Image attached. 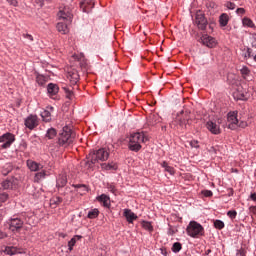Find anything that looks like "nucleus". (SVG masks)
Listing matches in <instances>:
<instances>
[{
  "mask_svg": "<svg viewBox=\"0 0 256 256\" xmlns=\"http://www.w3.org/2000/svg\"><path fill=\"white\" fill-rule=\"evenodd\" d=\"M149 141V136L145 132H134L130 134L128 149L134 151V153H139L140 149H143L141 143H147Z\"/></svg>",
  "mask_w": 256,
  "mask_h": 256,
  "instance_id": "1",
  "label": "nucleus"
},
{
  "mask_svg": "<svg viewBox=\"0 0 256 256\" xmlns=\"http://www.w3.org/2000/svg\"><path fill=\"white\" fill-rule=\"evenodd\" d=\"M74 139L75 132H73V129L70 126L66 125L58 134L57 145L59 147H69V145L73 144Z\"/></svg>",
  "mask_w": 256,
  "mask_h": 256,
  "instance_id": "2",
  "label": "nucleus"
},
{
  "mask_svg": "<svg viewBox=\"0 0 256 256\" xmlns=\"http://www.w3.org/2000/svg\"><path fill=\"white\" fill-rule=\"evenodd\" d=\"M89 161L86 162L88 169H93V165L98 161H107L109 159V151L105 148H100L96 152L89 154Z\"/></svg>",
  "mask_w": 256,
  "mask_h": 256,
  "instance_id": "3",
  "label": "nucleus"
},
{
  "mask_svg": "<svg viewBox=\"0 0 256 256\" xmlns=\"http://www.w3.org/2000/svg\"><path fill=\"white\" fill-rule=\"evenodd\" d=\"M186 233L193 239H199V237L205 235V228L197 221H190L186 228Z\"/></svg>",
  "mask_w": 256,
  "mask_h": 256,
  "instance_id": "4",
  "label": "nucleus"
},
{
  "mask_svg": "<svg viewBox=\"0 0 256 256\" xmlns=\"http://www.w3.org/2000/svg\"><path fill=\"white\" fill-rule=\"evenodd\" d=\"M194 23L200 31H205V29H207V25H209L205 14L201 10L196 12Z\"/></svg>",
  "mask_w": 256,
  "mask_h": 256,
  "instance_id": "5",
  "label": "nucleus"
},
{
  "mask_svg": "<svg viewBox=\"0 0 256 256\" xmlns=\"http://www.w3.org/2000/svg\"><path fill=\"white\" fill-rule=\"evenodd\" d=\"M0 143H2V145H0V149H9V147L15 143L14 134L11 132L3 134L0 136Z\"/></svg>",
  "mask_w": 256,
  "mask_h": 256,
  "instance_id": "6",
  "label": "nucleus"
},
{
  "mask_svg": "<svg viewBox=\"0 0 256 256\" xmlns=\"http://www.w3.org/2000/svg\"><path fill=\"white\" fill-rule=\"evenodd\" d=\"M23 224H24L23 219L17 216H13L8 220L9 229L10 231H13V232L19 231V229H22Z\"/></svg>",
  "mask_w": 256,
  "mask_h": 256,
  "instance_id": "7",
  "label": "nucleus"
},
{
  "mask_svg": "<svg viewBox=\"0 0 256 256\" xmlns=\"http://www.w3.org/2000/svg\"><path fill=\"white\" fill-rule=\"evenodd\" d=\"M237 113V111H232L227 115L228 129H231L232 131L237 129V124L239 123V119H237Z\"/></svg>",
  "mask_w": 256,
  "mask_h": 256,
  "instance_id": "8",
  "label": "nucleus"
},
{
  "mask_svg": "<svg viewBox=\"0 0 256 256\" xmlns=\"http://www.w3.org/2000/svg\"><path fill=\"white\" fill-rule=\"evenodd\" d=\"M24 125L25 127H27V129H30V131H33V129H35V127H37L39 125V120L37 118V115H29L25 121H24Z\"/></svg>",
  "mask_w": 256,
  "mask_h": 256,
  "instance_id": "9",
  "label": "nucleus"
},
{
  "mask_svg": "<svg viewBox=\"0 0 256 256\" xmlns=\"http://www.w3.org/2000/svg\"><path fill=\"white\" fill-rule=\"evenodd\" d=\"M190 120L191 116L189 115V112H182V114L176 118L175 123H177V125L181 126L182 128H187Z\"/></svg>",
  "mask_w": 256,
  "mask_h": 256,
  "instance_id": "10",
  "label": "nucleus"
},
{
  "mask_svg": "<svg viewBox=\"0 0 256 256\" xmlns=\"http://www.w3.org/2000/svg\"><path fill=\"white\" fill-rule=\"evenodd\" d=\"M201 42L203 45H205L209 49H213V47H217V40L213 36H209L208 34L202 35Z\"/></svg>",
  "mask_w": 256,
  "mask_h": 256,
  "instance_id": "11",
  "label": "nucleus"
},
{
  "mask_svg": "<svg viewBox=\"0 0 256 256\" xmlns=\"http://www.w3.org/2000/svg\"><path fill=\"white\" fill-rule=\"evenodd\" d=\"M67 79L68 81H70L71 85H76L77 83H79L80 79L79 72L76 69L68 71Z\"/></svg>",
  "mask_w": 256,
  "mask_h": 256,
  "instance_id": "12",
  "label": "nucleus"
},
{
  "mask_svg": "<svg viewBox=\"0 0 256 256\" xmlns=\"http://www.w3.org/2000/svg\"><path fill=\"white\" fill-rule=\"evenodd\" d=\"M206 129H208V131H210V133H212V135H220L221 134V128L219 127V125H217L216 122H213L211 120L206 123Z\"/></svg>",
  "mask_w": 256,
  "mask_h": 256,
  "instance_id": "13",
  "label": "nucleus"
},
{
  "mask_svg": "<svg viewBox=\"0 0 256 256\" xmlns=\"http://www.w3.org/2000/svg\"><path fill=\"white\" fill-rule=\"evenodd\" d=\"M69 23L70 22H65V21H59L56 25V29L58 33H61V35H67L69 33Z\"/></svg>",
  "mask_w": 256,
  "mask_h": 256,
  "instance_id": "14",
  "label": "nucleus"
},
{
  "mask_svg": "<svg viewBox=\"0 0 256 256\" xmlns=\"http://www.w3.org/2000/svg\"><path fill=\"white\" fill-rule=\"evenodd\" d=\"M26 165L28 169L32 172L41 171V169H43V165L41 163L35 162L31 159L26 161Z\"/></svg>",
  "mask_w": 256,
  "mask_h": 256,
  "instance_id": "15",
  "label": "nucleus"
},
{
  "mask_svg": "<svg viewBox=\"0 0 256 256\" xmlns=\"http://www.w3.org/2000/svg\"><path fill=\"white\" fill-rule=\"evenodd\" d=\"M233 95L234 99H237V101H247V92L243 91V87H238Z\"/></svg>",
  "mask_w": 256,
  "mask_h": 256,
  "instance_id": "16",
  "label": "nucleus"
},
{
  "mask_svg": "<svg viewBox=\"0 0 256 256\" xmlns=\"http://www.w3.org/2000/svg\"><path fill=\"white\" fill-rule=\"evenodd\" d=\"M59 21L71 23V14L66 9L60 10L57 14Z\"/></svg>",
  "mask_w": 256,
  "mask_h": 256,
  "instance_id": "17",
  "label": "nucleus"
},
{
  "mask_svg": "<svg viewBox=\"0 0 256 256\" xmlns=\"http://www.w3.org/2000/svg\"><path fill=\"white\" fill-rule=\"evenodd\" d=\"M53 110V106H49L46 110H43L40 114L42 117V121H44L45 123H49L51 121V112H53Z\"/></svg>",
  "mask_w": 256,
  "mask_h": 256,
  "instance_id": "18",
  "label": "nucleus"
},
{
  "mask_svg": "<svg viewBox=\"0 0 256 256\" xmlns=\"http://www.w3.org/2000/svg\"><path fill=\"white\" fill-rule=\"evenodd\" d=\"M47 93L50 97H55V95H57V93H59V85L55 84V83H49L47 85Z\"/></svg>",
  "mask_w": 256,
  "mask_h": 256,
  "instance_id": "19",
  "label": "nucleus"
},
{
  "mask_svg": "<svg viewBox=\"0 0 256 256\" xmlns=\"http://www.w3.org/2000/svg\"><path fill=\"white\" fill-rule=\"evenodd\" d=\"M101 169L103 171H117V169H119V166L115 162L102 163Z\"/></svg>",
  "mask_w": 256,
  "mask_h": 256,
  "instance_id": "20",
  "label": "nucleus"
},
{
  "mask_svg": "<svg viewBox=\"0 0 256 256\" xmlns=\"http://www.w3.org/2000/svg\"><path fill=\"white\" fill-rule=\"evenodd\" d=\"M67 185V175L60 174L56 180V187L58 189H63Z\"/></svg>",
  "mask_w": 256,
  "mask_h": 256,
  "instance_id": "21",
  "label": "nucleus"
},
{
  "mask_svg": "<svg viewBox=\"0 0 256 256\" xmlns=\"http://www.w3.org/2000/svg\"><path fill=\"white\" fill-rule=\"evenodd\" d=\"M124 217L129 223H133L134 221H137V216L136 214L131 211V209H124Z\"/></svg>",
  "mask_w": 256,
  "mask_h": 256,
  "instance_id": "22",
  "label": "nucleus"
},
{
  "mask_svg": "<svg viewBox=\"0 0 256 256\" xmlns=\"http://www.w3.org/2000/svg\"><path fill=\"white\" fill-rule=\"evenodd\" d=\"M98 201H100V203H103V206L106 207L107 209H109V207H111V200L109 198V196H107L106 194H102L100 196H98Z\"/></svg>",
  "mask_w": 256,
  "mask_h": 256,
  "instance_id": "23",
  "label": "nucleus"
},
{
  "mask_svg": "<svg viewBox=\"0 0 256 256\" xmlns=\"http://www.w3.org/2000/svg\"><path fill=\"white\" fill-rule=\"evenodd\" d=\"M47 177V171L46 170H42L40 172H37L34 176V183H41V181H43V179H45Z\"/></svg>",
  "mask_w": 256,
  "mask_h": 256,
  "instance_id": "24",
  "label": "nucleus"
},
{
  "mask_svg": "<svg viewBox=\"0 0 256 256\" xmlns=\"http://www.w3.org/2000/svg\"><path fill=\"white\" fill-rule=\"evenodd\" d=\"M80 239H83V236L75 235L72 239H70L68 242V250L73 251V247H75L77 241H80Z\"/></svg>",
  "mask_w": 256,
  "mask_h": 256,
  "instance_id": "25",
  "label": "nucleus"
},
{
  "mask_svg": "<svg viewBox=\"0 0 256 256\" xmlns=\"http://www.w3.org/2000/svg\"><path fill=\"white\" fill-rule=\"evenodd\" d=\"M228 23H229V15L225 13L221 14L219 17L220 27H227Z\"/></svg>",
  "mask_w": 256,
  "mask_h": 256,
  "instance_id": "26",
  "label": "nucleus"
},
{
  "mask_svg": "<svg viewBox=\"0 0 256 256\" xmlns=\"http://www.w3.org/2000/svg\"><path fill=\"white\" fill-rule=\"evenodd\" d=\"M47 81H49V77H47L45 75L37 74L36 83H38V85L43 87V85H45L47 83Z\"/></svg>",
  "mask_w": 256,
  "mask_h": 256,
  "instance_id": "27",
  "label": "nucleus"
},
{
  "mask_svg": "<svg viewBox=\"0 0 256 256\" xmlns=\"http://www.w3.org/2000/svg\"><path fill=\"white\" fill-rule=\"evenodd\" d=\"M161 167H163V169H165V171L167 173H169V175H175V168H173L172 166H169V164L167 163V161H163L161 163Z\"/></svg>",
  "mask_w": 256,
  "mask_h": 256,
  "instance_id": "28",
  "label": "nucleus"
},
{
  "mask_svg": "<svg viewBox=\"0 0 256 256\" xmlns=\"http://www.w3.org/2000/svg\"><path fill=\"white\" fill-rule=\"evenodd\" d=\"M63 203V198L56 196L50 199V205L51 207H57L58 205H61Z\"/></svg>",
  "mask_w": 256,
  "mask_h": 256,
  "instance_id": "29",
  "label": "nucleus"
},
{
  "mask_svg": "<svg viewBox=\"0 0 256 256\" xmlns=\"http://www.w3.org/2000/svg\"><path fill=\"white\" fill-rule=\"evenodd\" d=\"M99 217V209L94 208L88 212V219H97Z\"/></svg>",
  "mask_w": 256,
  "mask_h": 256,
  "instance_id": "30",
  "label": "nucleus"
},
{
  "mask_svg": "<svg viewBox=\"0 0 256 256\" xmlns=\"http://www.w3.org/2000/svg\"><path fill=\"white\" fill-rule=\"evenodd\" d=\"M47 139H55L57 137V130L55 128H49L46 132Z\"/></svg>",
  "mask_w": 256,
  "mask_h": 256,
  "instance_id": "31",
  "label": "nucleus"
},
{
  "mask_svg": "<svg viewBox=\"0 0 256 256\" xmlns=\"http://www.w3.org/2000/svg\"><path fill=\"white\" fill-rule=\"evenodd\" d=\"M242 23H243L244 27H250V28L255 27V23H253V20H251L248 17L243 18Z\"/></svg>",
  "mask_w": 256,
  "mask_h": 256,
  "instance_id": "32",
  "label": "nucleus"
},
{
  "mask_svg": "<svg viewBox=\"0 0 256 256\" xmlns=\"http://www.w3.org/2000/svg\"><path fill=\"white\" fill-rule=\"evenodd\" d=\"M182 249L183 245L181 244V242H175L171 248L173 253H179V251H181Z\"/></svg>",
  "mask_w": 256,
  "mask_h": 256,
  "instance_id": "33",
  "label": "nucleus"
},
{
  "mask_svg": "<svg viewBox=\"0 0 256 256\" xmlns=\"http://www.w3.org/2000/svg\"><path fill=\"white\" fill-rule=\"evenodd\" d=\"M142 227L145 231H149L150 233L153 231V225L149 221H142Z\"/></svg>",
  "mask_w": 256,
  "mask_h": 256,
  "instance_id": "34",
  "label": "nucleus"
},
{
  "mask_svg": "<svg viewBox=\"0 0 256 256\" xmlns=\"http://www.w3.org/2000/svg\"><path fill=\"white\" fill-rule=\"evenodd\" d=\"M214 227L215 229H219V231H221V229H225V222H223L222 220H215Z\"/></svg>",
  "mask_w": 256,
  "mask_h": 256,
  "instance_id": "35",
  "label": "nucleus"
},
{
  "mask_svg": "<svg viewBox=\"0 0 256 256\" xmlns=\"http://www.w3.org/2000/svg\"><path fill=\"white\" fill-rule=\"evenodd\" d=\"M1 187L2 189H11V187H13V182L11 180H4L1 183Z\"/></svg>",
  "mask_w": 256,
  "mask_h": 256,
  "instance_id": "36",
  "label": "nucleus"
},
{
  "mask_svg": "<svg viewBox=\"0 0 256 256\" xmlns=\"http://www.w3.org/2000/svg\"><path fill=\"white\" fill-rule=\"evenodd\" d=\"M72 187H74V189H78V190L83 189V193H87L89 191V188L85 184H73Z\"/></svg>",
  "mask_w": 256,
  "mask_h": 256,
  "instance_id": "37",
  "label": "nucleus"
},
{
  "mask_svg": "<svg viewBox=\"0 0 256 256\" xmlns=\"http://www.w3.org/2000/svg\"><path fill=\"white\" fill-rule=\"evenodd\" d=\"M64 92L66 93L67 99H73V90L69 89V87H63Z\"/></svg>",
  "mask_w": 256,
  "mask_h": 256,
  "instance_id": "38",
  "label": "nucleus"
},
{
  "mask_svg": "<svg viewBox=\"0 0 256 256\" xmlns=\"http://www.w3.org/2000/svg\"><path fill=\"white\" fill-rule=\"evenodd\" d=\"M95 0H84L82 2V5H84V7H95Z\"/></svg>",
  "mask_w": 256,
  "mask_h": 256,
  "instance_id": "39",
  "label": "nucleus"
},
{
  "mask_svg": "<svg viewBox=\"0 0 256 256\" xmlns=\"http://www.w3.org/2000/svg\"><path fill=\"white\" fill-rule=\"evenodd\" d=\"M227 216L230 218V219H236L237 218V212L235 210H229L227 212Z\"/></svg>",
  "mask_w": 256,
  "mask_h": 256,
  "instance_id": "40",
  "label": "nucleus"
},
{
  "mask_svg": "<svg viewBox=\"0 0 256 256\" xmlns=\"http://www.w3.org/2000/svg\"><path fill=\"white\" fill-rule=\"evenodd\" d=\"M107 188L110 193H113V195H117V187H115L113 184H108Z\"/></svg>",
  "mask_w": 256,
  "mask_h": 256,
  "instance_id": "41",
  "label": "nucleus"
},
{
  "mask_svg": "<svg viewBox=\"0 0 256 256\" xmlns=\"http://www.w3.org/2000/svg\"><path fill=\"white\" fill-rule=\"evenodd\" d=\"M9 199V194L7 193H2L0 194V203H5Z\"/></svg>",
  "mask_w": 256,
  "mask_h": 256,
  "instance_id": "42",
  "label": "nucleus"
},
{
  "mask_svg": "<svg viewBox=\"0 0 256 256\" xmlns=\"http://www.w3.org/2000/svg\"><path fill=\"white\" fill-rule=\"evenodd\" d=\"M242 75H249V73H251V70H249V68L247 66L242 67V69L240 70Z\"/></svg>",
  "mask_w": 256,
  "mask_h": 256,
  "instance_id": "43",
  "label": "nucleus"
},
{
  "mask_svg": "<svg viewBox=\"0 0 256 256\" xmlns=\"http://www.w3.org/2000/svg\"><path fill=\"white\" fill-rule=\"evenodd\" d=\"M247 255V251H245V248H240L236 252V256H245Z\"/></svg>",
  "mask_w": 256,
  "mask_h": 256,
  "instance_id": "44",
  "label": "nucleus"
},
{
  "mask_svg": "<svg viewBox=\"0 0 256 256\" xmlns=\"http://www.w3.org/2000/svg\"><path fill=\"white\" fill-rule=\"evenodd\" d=\"M202 195H204V197H213V191H211V190H203L202 191Z\"/></svg>",
  "mask_w": 256,
  "mask_h": 256,
  "instance_id": "45",
  "label": "nucleus"
},
{
  "mask_svg": "<svg viewBox=\"0 0 256 256\" xmlns=\"http://www.w3.org/2000/svg\"><path fill=\"white\" fill-rule=\"evenodd\" d=\"M226 7H227V9H230L231 11H233V9H235L237 7V5H235V3H233V2H227Z\"/></svg>",
  "mask_w": 256,
  "mask_h": 256,
  "instance_id": "46",
  "label": "nucleus"
},
{
  "mask_svg": "<svg viewBox=\"0 0 256 256\" xmlns=\"http://www.w3.org/2000/svg\"><path fill=\"white\" fill-rule=\"evenodd\" d=\"M190 146H191V147H194L195 149H199V141H197V140H192V141L190 142Z\"/></svg>",
  "mask_w": 256,
  "mask_h": 256,
  "instance_id": "47",
  "label": "nucleus"
},
{
  "mask_svg": "<svg viewBox=\"0 0 256 256\" xmlns=\"http://www.w3.org/2000/svg\"><path fill=\"white\" fill-rule=\"evenodd\" d=\"M6 251H7V255H15V248L14 247H7Z\"/></svg>",
  "mask_w": 256,
  "mask_h": 256,
  "instance_id": "48",
  "label": "nucleus"
},
{
  "mask_svg": "<svg viewBox=\"0 0 256 256\" xmlns=\"http://www.w3.org/2000/svg\"><path fill=\"white\" fill-rule=\"evenodd\" d=\"M237 127H241V129H245L247 127V122L246 121H238Z\"/></svg>",
  "mask_w": 256,
  "mask_h": 256,
  "instance_id": "49",
  "label": "nucleus"
},
{
  "mask_svg": "<svg viewBox=\"0 0 256 256\" xmlns=\"http://www.w3.org/2000/svg\"><path fill=\"white\" fill-rule=\"evenodd\" d=\"M175 233H177V229L170 226L168 229V235L173 236V235H175Z\"/></svg>",
  "mask_w": 256,
  "mask_h": 256,
  "instance_id": "50",
  "label": "nucleus"
},
{
  "mask_svg": "<svg viewBox=\"0 0 256 256\" xmlns=\"http://www.w3.org/2000/svg\"><path fill=\"white\" fill-rule=\"evenodd\" d=\"M236 13L238 15H245V8H237Z\"/></svg>",
  "mask_w": 256,
  "mask_h": 256,
  "instance_id": "51",
  "label": "nucleus"
},
{
  "mask_svg": "<svg viewBox=\"0 0 256 256\" xmlns=\"http://www.w3.org/2000/svg\"><path fill=\"white\" fill-rule=\"evenodd\" d=\"M24 39H28L29 41H33V36L31 34H23Z\"/></svg>",
  "mask_w": 256,
  "mask_h": 256,
  "instance_id": "52",
  "label": "nucleus"
},
{
  "mask_svg": "<svg viewBox=\"0 0 256 256\" xmlns=\"http://www.w3.org/2000/svg\"><path fill=\"white\" fill-rule=\"evenodd\" d=\"M160 251H161V254H162L163 256H167V255H168V253H167V248H160Z\"/></svg>",
  "mask_w": 256,
  "mask_h": 256,
  "instance_id": "53",
  "label": "nucleus"
},
{
  "mask_svg": "<svg viewBox=\"0 0 256 256\" xmlns=\"http://www.w3.org/2000/svg\"><path fill=\"white\" fill-rule=\"evenodd\" d=\"M249 211H251L253 215H256V206H250Z\"/></svg>",
  "mask_w": 256,
  "mask_h": 256,
  "instance_id": "54",
  "label": "nucleus"
},
{
  "mask_svg": "<svg viewBox=\"0 0 256 256\" xmlns=\"http://www.w3.org/2000/svg\"><path fill=\"white\" fill-rule=\"evenodd\" d=\"M7 233L0 230V239H6Z\"/></svg>",
  "mask_w": 256,
  "mask_h": 256,
  "instance_id": "55",
  "label": "nucleus"
},
{
  "mask_svg": "<svg viewBox=\"0 0 256 256\" xmlns=\"http://www.w3.org/2000/svg\"><path fill=\"white\" fill-rule=\"evenodd\" d=\"M246 52H247L248 57H252L251 54L253 53V50L251 48H247Z\"/></svg>",
  "mask_w": 256,
  "mask_h": 256,
  "instance_id": "56",
  "label": "nucleus"
},
{
  "mask_svg": "<svg viewBox=\"0 0 256 256\" xmlns=\"http://www.w3.org/2000/svg\"><path fill=\"white\" fill-rule=\"evenodd\" d=\"M18 3L17 0H10V5H13L14 7H17Z\"/></svg>",
  "mask_w": 256,
  "mask_h": 256,
  "instance_id": "57",
  "label": "nucleus"
},
{
  "mask_svg": "<svg viewBox=\"0 0 256 256\" xmlns=\"http://www.w3.org/2000/svg\"><path fill=\"white\" fill-rule=\"evenodd\" d=\"M250 199L252 201H256V193L255 192L250 194Z\"/></svg>",
  "mask_w": 256,
  "mask_h": 256,
  "instance_id": "58",
  "label": "nucleus"
},
{
  "mask_svg": "<svg viewBox=\"0 0 256 256\" xmlns=\"http://www.w3.org/2000/svg\"><path fill=\"white\" fill-rule=\"evenodd\" d=\"M78 193H80V195H85L87 192H83V189H78Z\"/></svg>",
  "mask_w": 256,
  "mask_h": 256,
  "instance_id": "59",
  "label": "nucleus"
},
{
  "mask_svg": "<svg viewBox=\"0 0 256 256\" xmlns=\"http://www.w3.org/2000/svg\"><path fill=\"white\" fill-rule=\"evenodd\" d=\"M243 56H244V59L249 58V55H247V51L243 54Z\"/></svg>",
  "mask_w": 256,
  "mask_h": 256,
  "instance_id": "60",
  "label": "nucleus"
},
{
  "mask_svg": "<svg viewBox=\"0 0 256 256\" xmlns=\"http://www.w3.org/2000/svg\"><path fill=\"white\" fill-rule=\"evenodd\" d=\"M211 253V249L205 251V255H209Z\"/></svg>",
  "mask_w": 256,
  "mask_h": 256,
  "instance_id": "61",
  "label": "nucleus"
},
{
  "mask_svg": "<svg viewBox=\"0 0 256 256\" xmlns=\"http://www.w3.org/2000/svg\"><path fill=\"white\" fill-rule=\"evenodd\" d=\"M11 171V168L7 171V172H4V175H8V173Z\"/></svg>",
  "mask_w": 256,
  "mask_h": 256,
  "instance_id": "62",
  "label": "nucleus"
},
{
  "mask_svg": "<svg viewBox=\"0 0 256 256\" xmlns=\"http://www.w3.org/2000/svg\"><path fill=\"white\" fill-rule=\"evenodd\" d=\"M80 67H85V62L80 64Z\"/></svg>",
  "mask_w": 256,
  "mask_h": 256,
  "instance_id": "63",
  "label": "nucleus"
}]
</instances>
